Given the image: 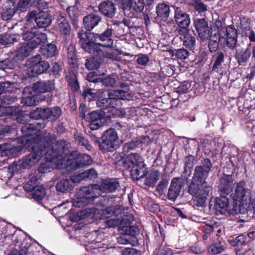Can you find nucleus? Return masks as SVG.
<instances>
[{
    "mask_svg": "<svg viewBox=\"0 0 255 255\" xmlns=\"http://www.w3.org/2000/svg\"><path fill=\"white\" fill-rule=\"evenodd\" d=\"M27 148L31 152L25 157L22 161L15 162L8 168L11 173L19 171L21 166L28 168L35 165L40 158L45 155L47 160L59 158L63 153L65 142L56 141L55 137L47 135L43 137L37 135L36 137L26 139Z\"/></svg>",
    "mask_w": 255,
    "mask_h": 255,
    "instance_id": "nucleus-1",
    "label": "nucleus"
},
{
    "mask_svg": "<svg viewBox=\"0 0 255 255\" xmlns=\"http://www.w3.org/2000/svg\"><path fill=\"white\" fill-rule=\"evenodd\" d=\"M212 167L209 159L204 158L195 168L191 182L189 185V193L195 196V204L199 207L204 205L207 197L212 190V187L206 181Z\"/></svg>",
    "mask_w": 255,
    "mask_h": 255,
    "instance_id": "nucleus-2",
    "label": "nucleus"
},
{
    "mask_svg": "<svg viewBox=\"0 0 255 255\" xmlns=\"http://www.w3.org/2000/svg\"><path fill=\"white\" fill-rule=\"evenodd\" d=\"M133 220V216L131 214L117 211V213H114L112 217L107 220L106 223L110 227H119V231L121 234L135 236L138 233V229L130 226Z\"/></svg>",
    "mask_w": 255,
    "mask_h": 255,
    "instance_id": "nucleus-3",
    "label": "nucleus"
},
{
    "mask_svg": "<svg viewBox=\"0 0 255 255\" xmlns=\"http://www.w3.org/2000/svg\"><path fill=\"white\" fill-rule=\"evenodd\" d=\"M245 186V182H239L237 184L235 192L231 195L236 206V209H238L240 212L243 213L248 210L250 204L249 202V190Z\"/></svg>",
    "mask_w": 255,
    "mask_h": 255,
    "instance_id": "nucleus-4",
    "label": "nucleus"
},
{
    "mask_svg": "<svg viewBox=\"0 0 255 255\" xmlns=\"http://www.w3.org/2000/svg\"><path fill=\"white\" fill-rule=\"evenodd\" d=\"M128 166L131 168L130 174L134 180H139L146 174L145 164L142 158L136 153H131L127 158Z\"/></svg>",
    "mask_w": 255,
    "mask_h": 255,
    "instance_id": "nucleus-5",
    "label": "nucleus"
},
{
    "mask_svg": "<svg viewBox=\"0 0 255 255\" xmlns=\"http://www.w3.org/2000/svg\"><path fill=\"white\" fill-rule=\"evenodd\" d=\"M128 87L126 90H110L108 92V98H104L97 102V105L103 108H114L119 102V100H130L131 96L128 92Z\"/></svg>",
    "mask_w": 255,
    "mask_h": 255,
    "instance_id": "nucleus-6",
    "label": "nucleus"
},
{
    "mask_svg": "<svg viewBox=\"0 0 255 255\" xmlns=\"http://www.w3.org/2000/svg\"><path fill=\"white\" fill-rule=\"evenodd\" d=\"M120 146V140L117 132L114 128L106 130L101 137L99 147L103 152L113 151Z\"/></svg>",
    "mask_w": 255,
    "mask_h": 255,
    "instance_id": "nucleus-7",
    "label": "nucleus"
},
{
    "mask_svg": "<svg viewBox=\"0 0 255 255\" xmlns=\"http://www.w3.org/2000/svg\"><path fill=\"white\" fill-rule=\"evenodd\" d=\"M95 185L80 188L76 193L77 199L73 202V206L82 207L92 204L95 198Z\"/></svg>",
    "mask_w": 255,
    "mask_h": 255,
    "instance_id": "nucleus-8",
    "label": "nucleus"
},
{
    "mask_svg": "<svg viewBox=\"0 0 255 255\" xmlns=\"http://www.w3.org/2000/svg\"><path fill=\"white\" fill-rule=\"evenodd\" d=\"M26 63L29 66V75L31 77L42 74L49 68V63L42 60L41 57L39 55L32 57L27 60Z\"/></svg>",
    "mask_w": 255,
    "mask_h": 255,
    "instance_id": "nucleus-9",
    "label": "nucleus"
},
{
    "mask_svg": "<svg viewBox=\"0 0 255 255\" xmlns=\"http://www.w3.org/2000/svg\"><path fill=\"white\" fill-rule=\"evenodd\" d=\"M86 38H81L82 34L78 33L82 47L89 53L94 54L96 52V34L94 31L85 32Z\"/></svg>",
    "mask_w": 255,
    "mask_h": 255,
    "instance_id": "nucleus-10",
    "label": "nucleus"
},
{
    "mask_svg": "<svg viewBox=\"0 0 255 255\" xmlns=\"http://www.w3.org/2000/svg\"><path fill=\"white\" fill-rule=\"evenodd\" d=\"M180 38L183 45L190 50L195 49L196 45V34L193 30L183 29L180 30Z\"/></svg>",
    "mask_w": 255,
    "mask_h": 255,
    "instance_id": "nucleus-11",
    "label": "nucleus"
},
{
    "mask_svg": "<svg viewBox=\"0 0 255 255\" xmlns=\"http://www.w3.org/2000/svg\"><path fill=\"white\" fill-rule=\"evenodd\" d=\"M194 25L199 37L202 40L208 39L210 36V30L208 22L204 18H197Z\"/></svg>",
    "mask_w": 255,
    "mask_h": 255,
    "instance_id": "nucleus-12",
    "label": "nucleus"
},
{
    "mask_svg": "<svg viewBox=\"0 0 255 255\" xmlns=\"http://www.w3.org/2000/svg\"><path fill=\"white\" fill-rule=\"evenodd\" d=\"M227 195H220V198H217L215 204L216 210L221 214H232L234 213V208L229 205V199Z\"/></svg>",
    "mask_w": 255,
    "mask_h": 255,
    "instance_id": "nucleus-13",
    "label": "nucleus"
},
{
    "mask_svg": "<svg viewBox=\"0 0 255 255\" xmlns=\"http://www.w3.org/2000/svg\"><path fill=\"white\" fill-rule=\"evenodd\" d=\"M67 165H69L72 169L76 170L85 165H90L92 163L91 157L86 154H82L77 159H67Z\"/></svg>",
    "mask_w": 255,
    "mask_h": 255,
    "instance_id": "nucleus-14",
    "label": "nucleus"
},
{
    "mask_svg": "<svg viewBox=\"0 0 255 255\" xmlns=\"http://www.w3.org/2000/svg\"><path fill=\"white\" fill-rule=\"evenodd\" d=\"M233 180L231 176L222 177L220 180L219 186L220 195H228L232 191Z\"/></svg>",
    "mask_w": 255,
    "mask_h": 255,
    "instance_id": "nucleus-15",
    "label": "nucleus"
},
{
    "mask_svg": "<svg viewBox=\"0 0 255 255\" xmlns=\"http://www.w3.org/2000/svg\"><path fill=\"white\" fill-rule=\"evenodd\" d=\"M119 188L120 184L115 179H106L98 185V189L106 193L113 192Z\"/></svg>",
    "mask_w": 255,
    "mask_h": 255,
    "instance_id": "nucleus-16",
    "label": "nucleus"
},
{
    "mask_svg": "<svg viewBox=\"0 0 255 255\" xmlns=\"http://www.w3.org/2000/svg\"><path fill=\"white\" fill-rule=\"evenodd\" d=\"M179 180V178H174L171 182L167 196L168 199L172 201H174L179 195L182 187Z\"/></svg>",
    "mask_w": 255,
    "mask_h": 255,
    "instance_id": "nucleus-17",
    "label": "nucleus"
},
{
    "mask_svg": "<svg viewBox=\"0 0 255 255\" xmlns=\"http://www.w3.org/2000/svg\"><path fill=\"white\" fill-rule=\"evenodd\" d=\"M226 45L230 49H233L236 47L237 43V30L232 25L226 27Z\"/></svg>",
    "mask_w": 255,
    "mask_h": 255,
    "instance_id": "nucleus-18",
    "label": "nucleus"
},
{
    "mask_svg": "<svg viewBox=\"0 0 255 255\" xmlns=\"http://www.w3.org/2000/svg\"><path fill=\"white\" fill-rule=\"evenodd\" d=\"M33 48L28 42L20 43L15 50L14 55L18 60L23 59L27 57L33 50Z\"/></svg>",
    "mask_w": 255,
    "mask_h": 255,
    "instance_id": "nucleus-19",
    "label": "nucleus"
},
{
    "mask_svg": "<svg viewBox=\"0 0 255 255\" xmlns=\"http://www.w3.org/2000/svg\"><path fill=\"white\" fill-rule=\"evenodd\" d=\"M51 15L47 11H40L35 17V21L38 27H46L51 22Z\"/></svg>",
    "mask_w": 255,
    "mask_h": 255,
    "instance_id": "nucleus-20",
    "label": "nucleus"
},
{
    "mask_svg": "<svg viewBox=\"0 0 255 255\" xmlns=\"http://www.w3.org/2000/svg\"><path fill=\"white\" fill-rule=\"evenodd\" d=\"M251 55V51L249 47L238 49L236 51L235 58L240 65H245Z\"/></svg>",
    "mask_w": 255,
    "mask_h": 255,
    "instance_id": "nucleus-21",
    "label": "nucleus"
},
{
    "mask_svg": "<svg viewBox=\"0 0 255 255\" xmlns=\"http://www.w3.org/2000/svg\"><path fill=\"white\" fill-rule=\"evenodd\" d=\"M54 84L52 81L37 82L34 84L32 88L36 93L48 92L54 89Z\"/></svg>",
    "mask_w": 255,
    "mask_h": 255,
    "instance_id": "nucleus-22",
    "label": "nucleus"
},
{
    "mask_svg": "<svg viewBox=\"0 0 255 255\" xmlns=\"http://www.w3.org/2000/svg\"><path fill=\"white\" fill-rule=\"evenodd\" d=\"M58 29L62 34H69L71 31V26L65 18V14L60 13L58 16L57 21Z\"/></svg>",
    "mask_w": 255,
    "mask_h": 255,
    "instance_id": "nucleus-23",
    "label": "nucleus"
},
{
    "mask_svg": "<svg viewBox=\"0 0 255 255\" xmlns=\"http://www.w3.org/2000/svg\"><path fill=\"white\" fill-rule=\"evenodd\" d=\"M113 30L111 28H108L103 33L98 36L101 42L97 43V45H101L104 47H111L113 44V40L111 38Z\"/></svg>",
    "mask_w": 255,
    "mask_h": 255,
    "instance_id": "nucleus-24",
    "label": "nucleus"
},
{
    "mask_svg": "<svg viewBox=\"0 0 255 255\" xmlns=\"http://www.w3.org/2000/svg\"><path fill=\"white\" fill-rule=\"evenodd\" d=\"M174 17L177 24L184 29H185L190 22L188 15L178 9L175 11Z\"/></svg>",
    "mask_w": 255,
    "mask_h": 255,
    "instance_id": "nucleus-25",
    "label": "nucleus"
},
{
    "mask_svg": "<svg viewBox=\"0 0 255 255\" xmlns=\"http://www.w3.org/2000/svg\"><path fill=\"white\" fill-rule=\"evenodd\" d=\"M99 8L100 11L106 16L112 17L115 13V7L114 3L110 0H105L101 2Z\"/></svg>",
    "mask_w": 255,
    "mask_h": 255,
    "instance_id": "nucleus-26",
    "label": "nucleus"
},
{
    "mask_svg": "<svg viewBox=\"0 0 255 255\" xmlns=\"http://www.w3.org/2000/svg\"><path fill=\"white\" fill-rule=\"evenodd\" d=\"M41 128V124L38 123L26 124L21 128V131L25 136H30L36 133Z\"/></svg>",
    "mask_w": 255,
    "mask_h": 255,
    "instance_id": "nucleus-27",
    "label": "nucleus"
},
{
    "mask_svg": "<svg viewBox=\"0 0 255 255\" xmlns=\"http://www.w3.org/2000/svg\"><path fill=\"white\" fill-rule=\"evenodd\" d=\"M74 185L70 179H64L59 181L56 185V190L61 193H66L71 190Z\"/></svg>",
    "mask_w": 255,
    "mask_h": 255,
    "instance_id": "nucleus-28",
    "label": "nucleus"
},
{
    "mask_svg": "<svg viewBox=\"0 0 255 255\" xmlns=\"http://www.w3.org/2000/svg\"><path fill=\"white\" fill-rule=\"evenodd\" d=\"M47 37L46 34L42 32H38L36 30L33 39L31 41H29V42L33 49H35L39 45L45 43L47 41Z\"/></svg>",
    "mask_w": 255,
    "mask_h": 255,
    "instance_id": "nucleus-29",
    "label": "nucleus"
},
{
    "mask_svg": "<svg viewBox=\"0 0 255 255\" xmlns=\"http://www.w3.org/2000/svg\"><path fill=\"white\" fill-rule=\"evenodd\" d=\"M41 108H37L30 113L29 117L35 120L41 119ZM28 117L29 116L27 115L19 116L17 118V122L24 124Z\"/></svg>",
    "mask_w": 255,
    "mask_h": 255,
    "instance_id": "nucleus-30",
    "label": "nucleus"
},
{
    "mask_svg": "<svg viewBox=\"0 0 255 255\" xmlns=\"http://www.w3.org/2000/svg\"><path fill=\"white\" fill-rule=\"evenodd\" d=\"M83 23L87 30L86 32H91L96 26V15L93 13L85 16L83 18Z\"/></svg>",
    "mask_w": 255,
    "mask_h": 255,
    "instance_id": "nucleus-31",
    "label": "nucleus"
},
{
    "mask_svg": "<svg viewBox=\"0 0 255 255\" xmlns=\"http://www.w3.org/2000/svg\"><path fill=\"white\" fill-rule=\"evenodd\" d=\"M30 18L27 19V22L25 24V28H30V30H27L23 35L22 38L25 40L31 41L33 39L36 29L32 26L30 23Z\"/></svg>",
    "mask_w": 255,
    "mask_h": 255,
    "instance_id": "nucleus-32",
    "label": "nucleus"
},
{
    "mask_svg": "<svg viewBox=\"0 0 255 255\" xmlns=\"http://www.w3.org/2000/svg\"><path fill=\"white\" fill-rule=\"evenodd\" d=\"M67 58L69 64L71 68L75 69L78 67L77 58L75 49L73 46H70L67 49Z\"/></svg>",
    "mask_w": 255,
    "mask_h": 255,
    "instance_id": "nucleus-33",
    "label": "nucleus"
},
{
    "mask_svg": "<svg viewBox=\"0 0 255 255\" xmlns=\"http://www.w3.org/2000/svg\"><path fill=\"white\" fill-rule=\"evenodd\" d=\"M57 47L53 44H48L46 46L41 48L42 55L46 57H51L57 53Z\"/></svg>",
    "mask_w": 255,
    "mask_h": 255,
    "instance_id": "nucleus-34",
    "label": "nucleus"
},
{
    "mask_svg": "<svg viewBox=\"0 0 255 255\" xmlns=\"http://www.w3.org/2000/svg\"><path fill=\"white\" fill-rule=\"evenodd\" d=\"M156 13L158 16L163 17H168L170 13V8L168 5L164 3H159L156 6Z\"/></svg>",
    "mask_w": 255,
    "mask_h": 255,
    "instance_id": "nucleus-35",
    "label": "nucleus"
},
{
    "mask_svg": "<svg viewBox=\"0 0 255 255\" xmlns=\"http://www.w3.org/2000/svg\"><path fill=\"white\" fill-rule=\"evenodd\" d=\"M131 11L136 13L141 12L144 8V0H129Z\"/></svg>",
    "mask_w": 255,
    "mask_h": 255,
    "instance_id": "nucleus-36",
    "label": "nucleus"
},
{
    "mask_svg": "<svg viewBox=\"0 0 255 255\" xmlns=\"http://www.w3.org/2000/svg\"><path fill=\"white\" fill-rule=\"evenodd\" d=\"M31 192L32 198L36 200L42 199L46 195L45 189L41 186H36Z\"/></svg>",
    "mask_w": 255,
    "mask_h": 255,
    "instance_id": "nucleus-37",
    "label": "nucleus"
},
{
    "mask_svg": "<svg viewBox=\"0 0 255 255\" xmlns=\"http://www.w3.org/2000/svg\"><path fill=\"white\" fill-rule=\"evenodd\" d=\"M19 37L18 35L6 34L0 37V43L2 45L12 43L17 41Z\"/></svg>",
    "mask_w": 255,
    "mask_h": 255,
    "instance_id": "nucleus-38",
    "label": "nucleus"
},
{
    "mask_svg": "<svg viewBox=\"0 0 255 255\" xmlns=\"http://www.w3.org/2000/svg\"><path fill=\"white\" fill-rule=\"evenodd\" d=\"M159 179V173L158 172L155 171L152 172L149 176L147 177L145 180V184L149 187H153L155 184L156 181Z\"/></svg>",
    "mask_w": 255,
    "mask_h": 255,
    "instance_id": "nucleus-39",
    "label": "nucleus"
},
{
    "mask_svg": "<svg viewBox=\"0 0 255 255\" xmlns=\"http://www.w3.org/2000/svg\"><path fill=\"white\" fill-rule=\"evenodd\" d=\"M96 209L94 207L92 208H87L80 212L78 213L80 215L79 216H82L83 218H91L95 220L94 217L95 216Z\"/></svg>",
    "mask_w": 255,
    "mask_h": 255,
    "instance_id": "nucleus-40",
    "label": "nucleus"
},
{
    "mask_svg": "<svg viewBox=\"0 0 255 255\" xmlns=\"http://www.w3.org/2000/svg\"><path fill=\"white\" fill-rule=\"evenodd\" d=\"M224 55L223 53L220 52L216 57V60L213 64L212 71L218 73L221 68L222 63L224 62Z\"/></svg>",
    "mask_w": 255,
    "mask_h": 255,
    "instance_id": "nucleus-41",
    "label": "nucleus"
},
{
    "mask_svg": "<svg viewBox=\"0 0 255 255\" xmlns=\"http://www.w3.org/2000/svg\"><path fill=\"white\" fill-rule=\"evenodd\" d=\"M101 82L106 86H113L116 84V80L110 77L104 76H97V83Z\"/></svg>",
    "mask_w": 255,
    "mask_h": 255,
    "instance_id": "nucleus-42",
    "label": "nucleus"
},
{
    "mask_svg": "<svg viewBox=\"0 0 255 255\" xmlns=\"http://www.w3.org/2000/svg\"><path fill=\"white\" fill-rule=\"evenodd\" d=\"M86 121L89 123V128L92 131L96 130V112L93 111L86 117Z\"/></svg>",
    "mask_w": 255,
    "mask_h": 255,
    "instance_id": "nucleus-43",
    "label": "nucleus"
},
{
    "mask_svg": "<svg viewBox=\"0 0 255 255\" xmlns=\"http://www.w3.org/2000/svg\"><path fill=\"white\" fill-rule=\"evenodd\" d=\"M208 252L213 254H218L224 250L222 245H218L217 243H214L208 247Z\"/></svg>",
    "mask_w": 255,
    "mask_h": 255,
    "instance_id": "nucleus-44",
    "label": "nucleus"
},
{
    "mask_svg": "<svg viewBox=\"0 0 255 255\" xmlns=\"http://www.w3.org/2000/svg\"><path fill=\"white\" fill-rule=\"evenodd\" d=\"M194 157L192 155L186 157L184 159V172H187L189 170L191 173V169L193 166Z\"/></svg>",
    "mask_w": 255,
    "mask_h": 255,
    "instance_id": "nucleus-45",
    "label": "nucleus"
},
{
    "mask_svg": "<svg viewBox=\"0 0 255 255\" xmlns=\"http://www.w3.org/2000/svg\"><path fill=\"white\" fill-rule=\"evenodd\" d=\"M102 244L99 243L97 244V249H98L97 253L99 254H104V255H109L112 252H113L114 249L112 248H108L107 245L104 247H102Z\"/></svg>",
    "mask_w": 255,
    "mask_h": 255,
    "instance_id": "nucleus-46",
    "label": "nucleus"
},
{
    "mask_svg": "<svg viewBox=\"0 0 255 255\" xmlns=\"http://www.w3.org/2000/svg\"><path fill=\"white\" fill-rule=\"evenodd\" d=\"M149 61V57L145 54H138L136 60L137 63L141 66H145Z\"/></svg>",
    "mask_w": 255,
    "mask_h": 255,
    "instance_id": "nucleus-47",
    "label": "nucleus"
},
{
    "mask_svg": "<svg viewBox=\"0 0 255 255\" xmlns=\"http://www.w3.org/2000/svg\"><path fill=\"white\" fill-rule=\"evenodd\" d=\"M246 237L244 235H240L237 237L235 240L231 242V245L234 246H239L244 245L246 242Z\"/></svg>",
    "mask_w": 255,
    "mask_h": 255,
    "instance_id": "nucleus-48",
    "label": "nucleus"
},
{
    "mask_svg": "<svg viewBox=\"0 0 255 255\" xmlns=\"http://www.w3.org/2000/svg\"><path fill=\"white\" fill-rule=\"evenodd\" d=\"M36 98L37 97L35 96L25 97L22 99V103L27 106H34L36 104Z\"/></svg>",
    "mask_w": 255,
    "mask_h": 255,
    "instance_id": "nucleus-49",
    "label": "nucleus"
},
{
    "mask_svg": "<svg viewBox=\"0 0 255 255\" xmlns=\"http://www.w3.org/2000/svg\"><path fill=\"white\" fill-rule=\"evenodd\" d=\"M14 11L11 8H7L1 15V18L4 20H8L12 18L14 15Z\"/></svg>",
    "mask_w": 255,
    "mask_h": 255,
    "instance_id": "nucleus-50",
    "label": "nucleus"
},
{
    "mask_svg": "<svg viewBox=\"0 0 255 255\" xmlns=\"http://www.w3.org/2000/svg\"><path fill=\"white\" fill-rule=\"evenodd\" d=\"M189 52L187 50L182 48L177 50L175 55L181 60L186 59L189 56Z\"/></svg>",
    "mask_w": 255,
    "mask_h": 255,
    "instance_id": "nucleus-51",
    "label": "nucleus"
},
{
    "mask_svg": "<svg viewBox=\"0 0 255 255\" xmlns=\"http://www.w3.org/2000/svg\"><path fill=\"white\" fill-rule=\"evenodd\" d=\"M93 90L91 89H87L84 90L83 93L84 98L89 101L94 100L96 98V94L93 92Z\"/></svg>",
    "mask_w": 255,
    "mask_h": 255,
    "instance_id": "nucleus-52",
    "label": "nucleus"
},
{
    "mask_svg": "<svg viewBox=\"0 0 255 255\" xmlns=\"http://www.w3.org/2000/svg\"><path fill=\"white\" fill-rule=\"evenodd\" d=\"M85 66L89 70H94L96 68V59L94 56L86 60Z\"/></svg>",
    "mask_w": 255,
    "mask_h": 255,
    "instance_id": "nucleus-53",
    "label": "nucleus"
},
{
    "mask_svg": "<svg viewBox=\"0 0 255 255\" xmlns=\"http://www.w3.org/2000/svg\"><path fill=\"white\" fill-rule=\"evenodd\" d=\"M53 160L54 159H53ZM50 161H51V160H50V161H47L45 163L41 164L40 167L39 168V171L42 173H45L51 171L52 167L50 166V164H51Z\"/></svg>",
    "mask_w": 255,
    "mask_h": 255,
    "instance_id": "nucleus-54",
    "label": "nucleus"
},
{
    "mask_svg": "<svg viewBox=\"0 0 255 255\" xmlns=\"http://www.w3.org/2000/svg\"><path fill=\"white\" fill-rule=\"evenodd\" d=\"M35 180L31 179L28 180L24 186V189L26 191L31 192L36 187Z\"/></svg>",
    "mask_w": 255,
    "mask_h": 255,
    "instance_id": "nucleus-55",
    "label": "nucleus"
},
{
    "mask_svg": "<svg viewBox=\"0 0 255 255\" xmlns=\"http://www.w3.org/2000/svg\"><path fill=\"white\" fill-rule=\"evenodd\" d=\"M80 174L83 180L86 178L92 179L94 177L96 174V171L94 169L92 168L82 172Z\"/></svg>",
    "mask_w": 255,
    "mask_h": 255,
    "instance_id": "nucleus-56",
    "label": "nucleus"
},
{
    "mask_svg": "<svg viewBox=\"0 0 255 255\" xmlns=\"http://www.w3.org/2000/svg\"><path fill=\"white\" fill-rule=\"evenodd\" d=\"M50 118L53 117V119H57L61 115V110L58 107H54L52 109L50 108Z\"/></svg>",
    "mask_w": 255,
    "mask_h": 255,
    "instance_id": "nucleus-57",
    "label": "nucleus"
},
{
    "mask_svg": "<svg viewBox=\"0 0 255 255\" xmlns=\"http://www.w3.org/2000/svg\"><path fill=\"white\" fill-rule=\"evenodd\" d=\"M173 254L172 249L168 247H161L157 253V255H173Z\"/></svg>",
    "mask_w": 255,
    "mask_h": 255,
    "instance_id": "nucleus-58",
    "label": "nucleus"
},
{
    "mask_svg": "<svg viewBox=\"0 0 255 255\" xmlns=\"http://www.w3.org/2000/svg\"><path fill=\"white\" fill-rule=\"evenodd\" d=\"M139 143L140 142L137 140L131 141V142L126 143L124 145V148L125 150H131L138 146Z\"/></svg>",
    "mask_w": 255,
    "mask_h": 255,
    "instance_id": "nucleus-59",
    "label": "nucleus"
},
{
    "mask_svg": "<svg viewBox=\"0 0 255 255\" xmlns=\"http://www.w3.org/2000/svg\"><path fill=\"white\" fill-rule=\"evenodd\" d=\"M69 85L73 91H77L79 88V86L75 76H72L70 80Z\"/></svg>",
    "mask_w": 255,
    "mask_h": 255,
    "instance_id": "nucleus-60",
    "label": "nucleus"
},
{
    "mask_svg": "<svg viewBox=\"0 0 255 255\" xmlns=\"http://www.w3.org/2000/svg\"><path fill=\"white\" fill-rule=\"evenodd\" d=\"M12 84V83L9 82L0 83V95L3 92H9L10 90L8 89V88Z\"/></svg>",
    "mask_w": 255,
    "mask_h": 255,
    "instance_id": "nucleus-61",
    "label": "nucleus"
},
{
    "mask_svg": "<svg viewBox=\"0 0 255 255\" xmlns=\"http://www.w3.org/2000/svg\"><path fill=\"white\" fill-rule=\"evenodd\" d=\"M195 7L200 12L206 11L207 10V5L200 0L196 1Z\"/></svg>",
    "mask_w": 255,
    "mask_h": 255,
    "instance_id": "nucleus-62",
    "label": "nucleus"
},
{
    "mask_svg": "<svg viewBox=\"0 0 255 255\" xmlns=\"http://www.w3.org/2000/svg\"><path fill=\"white\" fill-rule=\"evenodd\" d=\"M218 39L217 37L216 39H213V42H210L209 44V48L211 52H215L218 47Z\"/></svg>",
    "mask_w": 255,
    "mask_h": 255,
    "instance_id": "nucleus-63",
    "label": "nucleus"
},
{
    "mask_svg": "<svg viewBox=\"0 0 255 255\" xmlns=\"http://www.w3.org/2000/svg\"><path fill=\"white\" fill-rule=\"evenodd\" d=\"M122 255H134L136 254V250L132 248H126L122 251Z\"/></svg>",
    "mask_w": 255,
    "mask_h": 255,
    "instance_id": "nucleus-64",
    "label": "nucleus"
}]
</instances>
